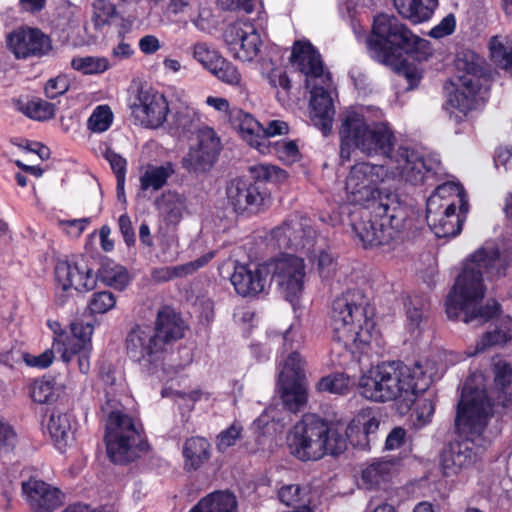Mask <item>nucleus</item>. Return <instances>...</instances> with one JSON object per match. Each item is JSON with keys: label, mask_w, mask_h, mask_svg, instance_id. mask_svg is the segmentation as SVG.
<instances>
[{"label": "nucleus", "mask_w": 512, "mask_h": 512, "mask_svg": "<svg viewBox=\"0 0 512 512\" xmlns=\"http://www.w3.org/2000/svg\"><path fill=\"white\" fill-rule=\"evenodd\" d=\"M192 58L208 71L215 70L223 63V57L216 49L205 42H197L190 47Z\"/></svg>", "instance_id": "45"}, {"label": "nucleus", "mask_w": 512, "mask_h": 512, "mask_svg": "<svg viewBox=\"0 0 512 512\" xmlns=\"http://www.w3.org/2000/svg\"><path fill=\"white\" fill-rule=\"evenodd\" d=\"M383 363L371 367L363 373L359 379V393L364 398L374 402H386V394H388L385 385Z\"/></svg>", "instance_id": "29"}, {"label": "nucleus", "mask_w": 512, "mask_h": 512, "mask_svg": "<svg viewBox=\"0 0 512 512\" xmlns=\"http://www.w3.org/2000/svg\"><path fill=\"white\" fill-rule=\"evenodd\" d=\"M230 122L250 146L262 154L266 153L268 144L263 142V126L251 114L233 108L230 113Z\"/></svg>", "instance_id": "26"}, {"label": "nucleus", "mask_w": 512, "mask_h": 512, "mask_svg": "<svg viewBox=\"0 0 512 512\" xmlns=\"http://www.w3.org/2000/svg\"><path fill=\"white\" fill-rule=\"evenodd\" d=\"M278 391L284 407L290 412H298L307 403V383L304 362L297 352L287 357L279 373Z\"/></svg>", "instance_id": "14"}, {"label": "nucleus", "mask_w": 512, "mask_h": 512, "mask_svg": "<svg viewBox=\"0 0 512 512\" xmlns=\"http://www.w3.org/2000/svg\"><path fill=\"white\" fill-rule=\"evenodd\" d=\"M184 465L188 470H197L210 457V444L202 437H191L183 446Z\"/></svg>", "instance_id": "36"}, {"label": "nucleus", "mask_w": 512, "mask_h": 512, "mask_svg": "<svg viewBox=\"0 0 512 512\" xmlns=\"http://www.w3.org/2000/svg\"><path fill=\"white\" fill-rule=\"evenodd\" d=\"M113 118V112L108 105H99L88 118L87 127L93 133H103L110 128Z\"/></svg>", "instance_id": "51"}, {"label": "nucleus", "mask_w": 512, "mask_h": 512, "mask_svg": "<svg viewBox=\"0 0 512 512\" xmlns=\"http://www.w3.org/2000/svg\"><path fill=\"white\" fill-rule=\"evenodd\" d=\"M131 115L146 128L157 129L166 121L170 111L165 96L153 89H140L130 104Z\"/></svg>", "instance_id": "18"}, {"label": "nucleus", "mask_w": 512, "mask_h": 512, "mask_svg": "<svg viewBox=\"0 0 512 512\" xmlns=\"http://www.w3.org/2000/svg\"><path fill=\"white\" fill-rule=\"evenodd\" d=\"M481 378L473 375L464 383L455 418L456 429L464 438L450 442L441 453V468L447 477L469 468L476 460L475 447L491 441L487 425L493 416V403L484 388L474 387Z\"/></svg>", "instance_id": "3"}, {"label": "nucleus", "mask_w": 512, "mask_h": 512, "mask_svg": "<svg viewBox=\"0 0 512 512\" xmlns=\"http://www.w3.org/2000/svg\"><path fill=\"white\" fill-rule=\"evenodd\" d=\"M58 353L61 354V358L64 362L69 363L74 358L77 359L78 369L82 374H87L90 371V355L92 347L89 346H60L53 347Z\"/></svg>", "instance_id": "44"}, {"label": "nucleus", "mask_w": 512, "mask_h": 512, "mask_svg": "<svg viewBox=\"0 0 512 512\" xmlns=\"http://www.w3.org/2000/svg\"><path fill=\"white\" fill-rule=\"evenodd\" d=\"M71 67L85 75L101 74L109 69V60L99 56H76L71 60Z\"/></svg>", "instance_id": "46"}, {"label": "nucleus", "mask_w": 512, "mask_h": 512, "mask_svg": "<svg viewBox=\"0 0 512 512\" xmlns=\"http://www.w3.org/2000/svg\"><path fill=\"white\" fill-rule=\"evenodd\" d=\"M117 17V8L109 0H94L92 3V22L96 29L110 25Z\"/></svg>", "instance_id": "47"}, {"label": "nucleus", "mask_w": 512, "mask_h": 512, "mask_svg": "<svg viewBox=\"0 0 512 512\" xmlns=\"http://www.w3.org/2000/svg\"><path fill=\"white\" fill-rule=\"evenodd\" d=\"M69 89V81L65 76H57L47 81L45 94L50 99L63 95Z\"/></svg>", "instance_id": "64"}, {"label": "nucleus", "mask_w": 512, "mask_h": 512, "mask_svg": "<svg viewBox=\"0 0 512 512\" xmlns=\"http://www.w3.org/2000/svg\"><path fill=\"white\" fill-rule=\"evenodd\" d=\"M98 275L104 284L117 290H124L130 282L126 268L113 261L104 262L98 270Z\"/></svg>", "instance_id": "40"}, {"label": "nucleus", "mask_w": 512, "mask_h": 512, "mask_svg": "<svg viewBox=\"0 0 512 512\" xmlns=\"http://www.w3.org/2000/svg\"><path fill=\"white\" fill-rule=\"evenodd\" d=\"M58 288L56 303L65 305L72 291L86 292L96 286V277L84 262L60 261L55 267Z\"/></svg>", "instance_id": "17"}, {"label": "nucleus", "mask_w": 512, "mask_h": 512, "mask_svg": "<svg viewBox=\"0 0 512 512\" xmlns=\"http://www.w3.org/2000/svg\"><path fill=\"white\" fill-rule=\"evenodd\" d=\"M126 351L130 359L150 368L161 362L165 348L152 327L137 325L126 337Z\"/></svg>", "instance_id": "16"}, {"label": "nucleus", "mask_w": 512, "mask_h": 512, "mask_svg": "<svg viewBox=\"0 0 512 512\" xmlns=\"http://www.w3.org/2000/svg\"><path fill=\"white\" fill-rule=\"evenodd\" d=\"M53 349H47L43 353L39 355H32L29 353L23 352L21 354L22 361L25 362V364L29 367H35L39 369H44L50 366L54 359V352Z\"/></svg>", "instance_id": "58"}, {"label": "nucleus", "mask_w": 512, "mask_h": 512, "mask_svg": "<svg viewBox=\"0 0 512 512\" xmlns=\"http://www.w3.org/2000/svg\"><path fill=\"white\" fill-rule=\"evenodd\" d=\"M466 73L459 76L455 91L449 94L448 105L462 114L468 113L475 106L476 95L479 91V79L476 77L473 63L464 64Z\"/></svg>", "instance_id": "24"}, {"label": "nucleus", "mask_w": 512, "mask_h": 512, "mask_svg": "<svg viewBox=\"0 0 512 512\" xmlns=\"http://www.w3.org/2000/svg\"><path fill=\"white\" fill-rule=\"evenodd\" d=\"M314 257L319 275L323 279L331 278L337 270V262L334 255L327 250H320Z\"/></svg>", "instance_id": "55"}, {"label": "nucleus", "mask_w": 512, "mask_h": 512, "mask_svg": "<svg viewBox=\"0 0 512 512\" xmlns=\"http://www.w3.org/2000/svg\"><path fill=\"white\" fill-rule=\"evenodd\" d=\"M387 401L398 400L409 409L417 393H425L434 381L433 367L430 362L416 363L412 367L401 362L383 363Z\"/></svg>", "instance_id": "10"}, {"label": "nucleus", "mask_w": 512, "mask_h": 512, "mask_svg": "<svg viewBox=\"0 0 512 512\" xmlns=\"http://www.w3.org/2000/svg\"><path fill=\"white\" fill-rule=\"evenodd\" d=\"M417 393L415 396L414 412L412 413V422L416 429L428 425L432 421V417L435 412V401L434 394L432 392H426L423 396H419Z\"/></svg>", "instance_id": "41"}, {"label": "nucleus", "mask_w": 512, "mask_h": 512, "mask_svg": "<svg viewBox=\"0 0 512 512\" xmlns=\"http://www.w3.org/2000/svg\"><path fill=\"white\" fill-rule=\"evenodd\" d=\"M226 197L235 213H257L265 205L267 193L258 182L235 178L226 186Z\"/></svg>", "instance_id": "20"}, {"label": "nucleus", "mask_w": 512, "mask_h": 512, "mask_svg": "<svg viewBox=\"0 0 512 512\" xmlns=\"http://www.w3.org/2000/svg\"><path fill=\"white\" fill-rule=\"evenodd\" d=\"M267 144L268 150L265 154H274L284 163L291 164L299 159V148L293 140H281Z\"/></svg>", "instance_id": "50"}, {"label": "nucleus", "mask_w": 512, "mask_h": 512, "mask_svg": "<svg viewBox=\"0 0 512 512\" xmlns=\"http://www.w3.org/2000/svg\"><path fill=\"white\" fill-rule=\"evenodd\" d=\"M47 430L56 447L62 450L73 439L71 416L59 409H54L49 416Z\"/></svg>", "instance_id": "34"}, {"label": "nucleus", "mask_w": 512, "mask_h": 512, "mask_svg": "<svg viewBox=\"0 0 512 512\" xmlns=\"http://www.w3.org/2000/svg\"><path fill=\"white\" fill-rule=\"evenodd\" d=\"M94 331V326L91 323L83 321H75L71 323V335L60 333L58 338L55 339L53 347L70 346H89L92 347L91 337Z\"/></svg>", "instance_id": "38"}, {"label": "nucleus", "mask_w": 512, "mask_h": 512, "mask_svg": "<svg viewBox=\"0 0 512 512\" xmlns=\"http://www.w3.org/2000/svg\"><path fill=\"white\" fill-rule=\"evenodd\" d=\"M175 173L174 165L166 162L160 166L148 165L140 176V188L143 191L152 189L160 190L167 183V180Z\"/></svg>", "instance_id": "37"}, {"label": "nucleus", "mask_w": 512, "mask_h": 512, "mask_svg": "<svg viewBox=\"0 0 512 512\" xmlns=\"http://www.w3.org/2000/svg\"><path fill=\"white\" fill-rule=\"evenodd\" d=\"M291 61L305 75V85L311 94V120L324 135L332 130L335 115L334 96L336 89L329 72L324 70L319 52L308 41H296Z\"/></svg>", "instance_id": "5"}, {"label": "nucleus", "mask_w": 512, "mask_h": 512, "mask_svg": "<svg viewBox=\"0 0 512 512\" xmlns=\"http://www.w3.org/2000/svg\"><path fill=\"white\" fill-rule=\"evenodd\" d=\"M512 340V318L504 316L499 318L477 341L475 350L468 352V356H474L485 349L504 345Z\"/></svg>", "instance_id": "32"}, {"label": "nucleus", "mask_w": 512, "mask_h": 512, "mask_svg": "<svg viewBox=\"0 0 512 512\" xmlns=\"http://www.w3.org/2000/svg\"><path fill=\"white\" fill-rule=\"evenodd\" d=\"M395 471V463L386 459H374L361 472V485L368 490H376L386 485Z\"/></svg>", "instance_id": "31"}, {"label": "nucleus", "mask_w": 512, "mask_h": 512, "mask_svg": "<svg viewBox=\"0 0 512 512\" xmlns=\"http://www.w3.org/2000/svg\"><path fill=\"white\" fill-rule=\"evenodd\" d=\"M152 279L156 282H167L176 278L184 277V269L182 264L176 266H164L155 268L152 271Z\"/></svg>", "instance_id": "60"}, {"label": "nucleus", "mask_w": 512, "mask_h": 512, "mask_svg": "<svg viewBox=\"0 0 512 512\" xmlns=\"http://www.w3.org/2000/svg\"><path fill=\"white\" fill-rule=\"evenodd\" d=\"M401 209L382 201L372 213L359 210L352 214V230L363 247L390 245L403 240Z\"/></svg>", "instance_id": "9"}, {"label": "nucleus", "mask_w": 512, "mask_h": 512, "mask_svg": "<svg viewBox=\"0 0 512 512\" xmlns=\"http://www.w3.org/2000/svg\"><path fill=\"white\" fill-rule=\"evenodd\" d=\"M170 132L189 139L197 135V143L189 148L181 161L182 167L190 173H204L211 169L221 150V141L215 130L202 125L199 111L186 103L174 107L168 121Z\"/></svg>", "instance_id": "6"}, {"label": "nucleus", "mask_w": 512, "mask_h": 512, "mask_svg": "<svg viewBox=\"0 0 512 512\" xmlns=\"http://www.w3.org/2000/svg\"><path fill=\"white\" fill-rule=\"evenodd\" d=\"M225 42L231 55L243 62L256 58L260 52L262 40L254 24L238 20L225 31Z\"/></svg>", "instance_id": "19"}, {"label": "nucleus", "mask_w": 512, "mask_h": 512, "mask_svg": "<svg viewBox=\"0 0 512 512\" xmlns=\"http://www.w3.org/2000/svg\"><path fill=\"white\" fill-rule=\"evenodd\" d=\"M253 177L261 181H277L285 176V172L270 164H258L250 168Z\"/></svg>", "instance_id": "57"}, {"label": "nucleus", "mask_w": 512, "mask_h": 512, "mask_svg": "<svg viewBox=\"0 0 512 512\" xmlns=\"http://www.w3.org/2000/svg\"><path fill=\"white\" fill-rule=\"evenodd\" d=\"M269 269L263 264H236L231 283L241 296H255L266 290Z\"/></svg>", "instance_id": "23"}, {"label": "nucleus", "mask_w": 512, "mask_h": 512, "mask_svg": "<svg viewBox=\"0 0 512 512\" xmlns=\"http://www.w3.org/2000/svg\"><path fill=\"white\" fill-rule=\"evenodd\" d=\"M116 302V296L111 291H97L89 297L87 308L91 315L105 314L116 306Z\"/></svg>", "instance_id": "49"}, {"label": "nucleus", "mask_w": 512, "mask_h": 512, "mask_svg": "<svg viewBox=\"0 0 512 512\" xmlns=\"http://www.w3.org/2000/svg\"><path fill=\"white\" fill-rule=\"evenodd\" d=\"M80 8L69 0H59L56 7L55 25L62 31L78 26Z\"/></svg>", "instance_id": "43"}, {"label": "nucleus", "mask_w": 512, "mask_h": 512, "mask_svg": "<svg viewBox=\"0 0 512 512\" xmlns=\"http://www.w3.org/2000/svg\"><path fill=\"white\" fill-rule=\"evenodd\" d=\"M189 512H237V500L232 493L217 491L201 499Z\"/></svg>", "instance_id": "35"}, {"label": "nucleus", "mask_w": 512, "mask_h": 512, "mask_svg": "<svg viewBox=\"0 0 512 512\" xmlns=\"http://www.w3.org/2000/svg\"><path fill=\"white\" fill-rule=\"evenodd\" d=\"M368 299L359 289H349L332 303L333 339L352 354H364L377 340Z\"/></svg>", "instance_id": "4"}, {"label": "nucleus", "mask_w": 512, "mask_h": 512, "mask_svg": "<svg viewBox=\"0 0 512 512\" xmlns=\"http://www.w3.org/2000/svg\"><path fill=\"white\" fill-rule=\"evenodd\" d=\"M315 230L311 220L298 214L289 216L282 225L271 232L270 241L279 249H294L307 255L315 252Z\"/></svg>", "instance_id": "15"}, {"label": "nucleus", "mask_w": 512, "mask_h": 512, "mask_svg": "<svg viewBox=\"0 0 512 512\" xmlns=\"http://www.w3.org/2000/svg\"><path fill=\"white\" fill-rule=\"evenodd\" d=\"M350 378L344 373H333L322 377L316 384L319 392H328L332 394H345L350 387Z\"/></svg>", "instance_id": "48"}, {"label": "nucleus", "mask_w": 512, "mask_h": 512, "mask_svg": "<svg viewBox=\"0 0 512 512\" xmlns=\"http://www.w3.org/2000/svg\"><path fill=\"white\" fill-rule=\"evenodd\" d=\"M30 395L33 401L39 404L52 401L56 396L54 379L41 378L35 380L31 385Z\"/></svg>", "instance_id": "53"}, {"label": "nucleus", "mask_w": 512, "mask_h": 512, "mask_svg": "<svg viewBox=\"0 0 512 512\" xmlns=\"http://www.w3.org/2000/svg\"><path fill=\"white\" fill-rule=\"evenodd\" d=\"M105 443L109 458L118 464L136 460L147 449L140 426L118 410L109 412Z\"/></svg>", "instance_id": "11"}, {"label": "nucleus", "mask_w": 512, "mask_h": 512, "mask_svg": "<svg viewBox=\"0 0 512 512\" xmlns=\"http://www.w3.org/2000/svg\"><path fill=\"white\" fill-rule=\"evenodd\" d=\"M494 383L500 390L498 393V404L503 407L512 402V394L508 391L512 378V369L510 365L502 359H494Z\"/></svg>", "instance_id": "39"}, {"label": "nucleus", "mask_w": 512, "mask_h": 512, "mask_svg": "<svg viewBox=\"0 0 512 512\" xmlns=\"http://www.w3.org/2000/svg\"><path fill=\"white\" fill-rule=\"evenodd\" d=\"M217 4L223 10H242L246 13H251L258 6H261V0H217Z\"/></svg>", "instance_id": "61"}, {"label": "nucleus", "mask_w": 512, "mask_h": 512, "mask_svg": "<svg viewBox=\"0 0 512 512\" xmlns=\"http://www.w3.org/2000/svg\"><path fill=\"white\" fill-rule=\"evenodd\" d=\"M453 204V209L459 208L460 212L468 211V203L461 185L455 182H446L439 185L427 199L426 208L430 211L445 209Z\"/></svg>", "instance_id": "28"}, {"label": "nucleus", "mask_w": 512, "mask_h": 512, "mask_svg": "<svg viewBox=\"0 0 512 512\" xmlns=\"http://www.w3.org/2000/svg\"><path fill=\"white\" fill-rule=\"evenodd\" d=\"M156 208L166 225L177 226L187 211L186 198L178 192L167 191L156 200Z\"/></svg>", "instance_id": "30"}, {"label": "nucleus", "mask_w": 512, "mask_h": 512, "mask_svg": "<svg viewBox=\"0 0 512 512\" xmlns=\"http://www.w3.org/2000/svg\"><path fill=\"white\" fill-rule=\"evenodd\" d=\"M406 315L409 324L414 328L419 327L424 317V304L417 297L410 299L406 304Z\"/></svg>", "instance_id": "63"}, {"label": "nucleus", "mask_w": 512, "mask_h": 512, "mask_svg": "<svg viewBox=\"0 0 512 512\" xmlns=\"http://www.w3.org/2000/svg\"><path fill=\"white\" fill-rule=\"evenodd\" d=\"M243 427L239 422H233L227 429L221 431L216 438V447L218 451L225 452L230 447L236 445L241 438Z\"/></svg>", "instance_id": "54"}, {"label": "nucleus", "mask_w": 512, "mask_h": 512, "mask_svg": "<svg viewBox=\"0 0 512 512\" xmlns=\"http://www.w3.org/2000/svg\"><path fill=\"white\" fill-rule=\"evenodd\" d=\"M340 158L349 161L353 151L367 157L384 156L394 173L413 185L424 183L441 171L436 155L424 157L407 146L395 148L396 137L388 122L368 121L363 109H348L340 116Z\"/></svg>", "instance_id": "1"}, {"label": "nucleus", "mask_w": 512, "mask_h": 512, "mask_svg": "<svg viewBox=\"0 0 512 512\" xmlns=\"http://www.w3.org/2000/svg\"><path fill=\"white\" fill-rule=\"evenodd\" d=\"M217 66L211 73L219 80L229 85H240L241 75L232 63L223 58V63H219Z\"/></svg>", "instance_id": "56"}, {"label": "nucleus", "mask_w": 512, "mask_h": 512, "mask_svg": "<svg viewBox=\"0 0 512 512\" xmlns=\"http://www.w3.org/2000/svg\"><path fill=\"white\" fill-rule=\"evenodd\" d=\"M17 109L25 116L36 121H46L54 117L55 105L42 99L17 102Z\"/></svg>", "instance_id": "42"}, {"label": "nucleus", "mask_w": 512, "mask_h": 512, "mask_svg": "<svg viewBox=\"0 0 512 512\" xmlns=\"http://www.w3.org/2000/svg\"><path fill=\"white\" fill-rule=\"evenodd\" d=\"M185 322L171 307H163L157 313L153 328L163 347L184 337Z\"/></svg>", "instance_id": "27"}, {"label": "nucleus", "mask_w": 512, "mask_h": 512, "mask_svg": "<svg viewBox=\"0 0 512 512\" xmlns=\"http://www.w3.org/2000/svg\"><path fill=\"white\" fill-rule=\"evenodd\" d=\"M393 5L402 17L413 23H422L433 16L438 0H393Z\"/></svg>", "instance_id": "33"}, {"label": "nucleus", "mask_w": 512, "mask_h": 512, "mask_svg": "<svg viewBox=\"0 0 512 512\" xmlns=\"http://www.w3.org/2000/svg\"><path fill=\"white\" fill-rule=\"evenodd\" d=\"M510 262V255L493 242H486L468 255L447 297L448 318L474 326L492 319L499 311V304L495 300L481 304L486 293L484 281L504 277Z\"/></svg>", "instance_id": "2"}, {"label": "nucleus", "mask_w": 512, "mask_h": 512, "mask_svg": "<svg viewBox=\"0 0 512 512\" xmlns=\"http://www.w3.org/2000/svg\"><path fill=\"white\" fill-rule=\"evenodd\" d=\"M8 49L17 59L41 57L51 50V41L37 28L20 27L7 35Z\"/></svg>", "instance_id": "21"}, {"label": "nucleus", "mask_w": 512, "mask_h": 512, "mask_svg": "<svg viewBox=\"0 0 512 512\" xmlns=\"http://www.w3.org/2000/svg\"><path fill=\"white\" fill-rule=\"evenodd\" d=\"M401 178L400 173H394L393 166L359 162L353 165L347 175L345 189L347 199L351 203L363 205L381 197L379 185L389 179Z\"/></svg>", "instance_id": "12"}, {"label": "nucleus", "mask_w": 512, "mask_h": 512, "mask_svg": "<svg viewBox=\"0 0 512 512\" xmlns=\"http://www.w3.org/2000/svg\"><path fill=\"white\" fill-rule=\"evenodd\" d=\"M467 212H456L453 204L445 209L430 211L426 208V221L432 232L438 238L457 236L462 230V224Z\"/></svg>", "instance_id": "25"}, {"label": "nucleus", "mask_w": 512, "mask_h": 512, "mask_svg": "<svg viewBox=\"0 0 512 512\" xmlns=\"http://www.w3.org/2000/svg\"><path fill=\"white\" fill-rule=\"evenodd\" d=\"M353 427H361L365 435L373 434L379 427V420L370 412H361L353 419L350 428Z\"/></svg>", "instance_id": "62"}, {"label": "nucleus", "mask_w": 512, "mask_h": 512, "mask_svg": "<svg viewBox=\"0 0 512 512\" xmlns=\"http://www.w3.org/2000/svg\"><path fill=\"white\" fill-rule=\"evenodd\" d=\"M22 494L34 512H54L64 504L61 490L36 478L22 483Z\"/></svg>", "instance_id": "22"}, {"label": "nucleus", "mask_w": 512, "mask_h": 512, "mask_svg": "<svg viewBox=\"0 0 512 512\" xmlns=\"http://www.w3.org/2000/svg\"><path fill=\"white\" fill-rule=\"evenodd\" d=\"M492 59L503 69L512 73V47L505 45L497 36L489 42Z\"/></svg>", "instance_id": "52"}, {"label": "nucleus", "mask_w": 512, "mask_h": 512, "mask_svg": "<svg viewBox=\"0 0 512 512\" xmlns=\"http://www.w3.org/2000/svg\"><path fill=\"white\" fill-rule=\"evenodd\" d=\"M271 282L279 293L290 303H294L304 290L306 269L303 258L282 254L266 262Z\"/></svg>", "instance_id": "13"}, {"label": "nucleus", "mask_w": 512, "mask_h": 512, "mask_svg": "<svg viewBox=\"0 0 512 512\" xmlns=\"http://www.w3.org/2000/svg\"><path fill=\"white\" fill-rule=\"evenodd\" d=\"M90 224V218L59 220L58 225L68 236L78 238Z\"/></svg>", "instance_id": "59"}, {"label": "nucleus", "mask_w": 512, "mask_h": 512, "mask_svg": "<svg viewBox=\"0 0 512 512\" xmlns=\"http://www.w3.org/2000/svg\"><path fill=\"white\" fill-rule=\"evenodd\" d=\"M290 453L301 461H317L325 455H339L347 448V435L330 427L320 417L306 414L287 436Z\"/></svg>", "instance_id": "8"}, {"label": "nucleus", "mask_w": 512, "mask_h": 512, "mask_svg": "<svg viewBox=\"0 0 512 512\" xmlns=\"http://www.w3.org/2000/svg\"><path fill=\"white\" fill-rule=\"evenodd\" d=\"M370 56L385 65H393L401 52L417 60L431 56L429 42L414 35L396 16L379 14L374 17L372 34L366 39Z\"/></svg>", "instance_id": "7"}]
</instances>
